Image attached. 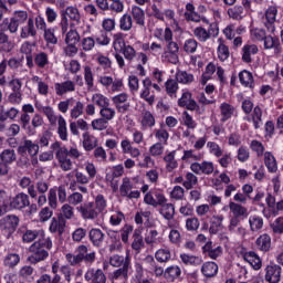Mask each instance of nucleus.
Masks as SVG:
<instances>
[{"instance_id": "nucleus-34", "label": "nucleus", "mask_w": 283, "mask_h": 283, "mask_svg": "<svg viewBox=\"0 0 283 283\" xmlns=\"http://www.w3.org/2000/svg\"><path fill=\"white\" fill-rule=\"evenodd\" d=\"M35 67L39 70H45L48 65H50V55L48 53L41 51L35 54H33Z\"/></svg>"}, {"instance_id": "nucleus-42", "label": "nucleus", "mask_w": 283, "mask_h": 283, "mask_svg": "<svg viewBox=\"0 0 283 283\" xmlns=\"http://www.w3.org/2000/svg\"><path fill=\"white\" fill-rule=\"evenodd\" d=\"M153 134L156 139H158L157 143H161V145H167L169 140V132L165 129V125L161 123L159 128H155L153 130Z\"/></svg>"}, {"instance_id": "nucleus-23", "label": "nucleus", "mask_w": 283, "mask_h": 283, "mask_svg": "<svg viewBox=\"0 0 283 283\" xmlns=\"http://www.w3.org/2000/svg\"><path fill=\"white\" fill-rule=\"evenodd\" d=\"M220 109V122L221 123H227V120H230V118H233V115L235 114V106L223 102L219 106Z\"/></svg>"}, {"instance_id": "nucleus-29", "label": "nucleus", "mask_w": 283, "mask_h": 283, "mask_svg": "<svg viewBox=\"0 0 283 283\" xmlns=\"http://www.w3.org/2000/svg\"><path fill=\"white\" fill-rule=\"evenodd\" d=\"M130 14L136 25H138L139 28H145V10H143L138 6H133L130 10Z\"/></svg>"}, {"instance_id": "nucleus-53", "label": "nucleus", "mask_w": 283, "mask_h": 283, "mask_svg": "<svg viewBox=\"0 0 283 283\" xmlns=\"http://www.w3.org/2000/svg\"><path fill=\"white\" fill-rule=\"evenodd\" d=\"M17 116H19V109L15 107H11L9 111H4L3 107H0V120H8V118L14 120Z\"/></svg>"}, {"instance_id": "nucleus-7", "label": "nucleus", "mask_w": 283, "mask_h": 283, "mask_svg": "<svg viewBox=\"0 0 283 283\" xmlns=\"http://www.w3.org/2000/svg\"><path fill=\"white\" fill-rule=\"evenodd\" d=\"M254 36L258 41H264L265 50H274V54H282V43L279 38L266 35L264 30L255 31Z\"/></svg>"}, {"instance_id": "nucleus-20", "label": "nucleus", "mask_w": 283, "mask_h": 283, "mask_svg": "<svg viewBox=\"0 0 283 283\" xmlns=\"http://www.w3.org/2000/svg\"><path fill=\"white\" fill-rule=\"evenodd\" d=\"M88 240L93 244V247L101 249V247H103V243L105 242V234L101 229L93 228L88 232Z\"/></svg>"}, {"instance_id": "nucleus-52", "label": "nucleus", "mask_w": 283, "mask_h": 283, "mask_svg": "<svg viewBox=\"0 0 283 283\" xmlns=\"http://www.w3.org/2000/svg\"><path fill=\"white\" fill-rule=\"evenodd\" d=\"M65 43L66 45H76L78 41H81V35L78 34V31L71 29L69 32H65Z\"/></svg>"}, {"instance_id": "nucleus-31", "label": "nucleus", "mask_w": 283, "mask_h": 283, "mask_svg": "<svg viewBox=\"0 0 283 283\" xmlns=\"http://www.w3.org/2000/svg\"><path fill=\"white\" fill-rule=\"evenodd\" d=\"M142 129H153L156 127V117L149 111H144L142 113V120H140Z\"/></svg>"}, {"instance_id": "nucleus-64", "label": "nucleus", "mask_w": 283, "mask_h": 283, "mask_svg": "<svg viewBox=\"0 0 283 283\" xmlns=\"http://www.w3.org/2000/svg\"><path fill=\"white\" fill-rule=\"evenodd\" d=\"M93 156L97 163H107V151L102 146L93 149Z\"/></svg>"}, {"instance_id": "nucleus-63", "label": "nucleus", "mask_w": 283, "mask_h": 283, "mask_svg": "<svg viewBox=\"0 0 283 283\" xmlns=\"http://www.w3.org/2000/svg\"><path fill=\"white\" fill-rule=\"evenodd\" d=\"M196 185H198V177L193 172H187L186 180L184 181L185 189L191 190Z\"/></svg>"}, {"instance_id": "nucleus-9", "label": "nucleus", "mask_w": 283, "mask_h": 283, "mask_svg": "<svg viewBox=\"0 0 283 283\" xmlns=\"http://www.w3.org/2000/svg\"><path fill=\"white\" fill-rule=\"evenodd\" d=\"M265 282L269 283H280L282 282V266L277 263H269L265 269Z\"/></svg>"}, {"instance_id": "nucleus-37", "label": "nucleus", "mask_w": 283, "mask_h": 283, "mask_svg": "<svg viewBox=\"0 0 283 283\" xmlns=\"http://www.w3.org/2000/svg\"><path fill=\"white\" fill-rule=\"evenodd\" d=\"M36 238H45V232L43 230H27L22 234V242L30 244V242H34Z\"/></svg>"}, {"instance_id": "nucleus-35", "label": "nucleus", "mask_w": 283, "mask_h": 283, "mask_svg": "<svg viewBox=\"0 0 283 283\" xmlns=\"http://www.w3.org/2000/svg\"><path fill=\"white\" fill-rule=\"evenodd\" d=\"M239 81L243 87H249L253 90L255 87V82L253 81V73L243 70L239 73Z\"/></svg>"}, {"instance_id": "nucleus-33", "label": "nucleus", "mask_w": 283, "mask_h": 283, "mask_svg": "<svg viewBox=\"0 0 283 283\" xmlns=\"http://www.w3.org/2000/svg\"><path fill=\"white\" fill-rule=\"evenodd\" d=\"M180 275H182V270L178 265H170L165 270L167 282H176V280H180Z\"/></svg>"}, {"instance_id": "nucleus-8", "label": "nucleus", "mask_w": 283, "mask_h": 283, "mask_svg": "<svg viewBox=\"0 0 283 283\" xmlns=\"http://www.w3.org/2000/svg\"><path fill=\"white\" fill-rule=\"evenodd\" d=\"M21 219L17 214H7L0 219V231L7 238H10L17 231Z\"/></svg>"}, {"instance_id": "nucleus-45", "label": "nucleus", "mask_w": 283, "mask_h": 283, "mask_svg": "<svg viewBox=\"0 0 283 283\" xmlns=\"http://www.w3.org/2000/svg\"><path fill=\"white\" fill-rule=\"evenodd\" d=\"M224 221V216L219 214V216H213L212 220L210 221V228H209V233L212 235H216L220 229H222V222Z\"/></svg>"}, {"instance_id": "nucleus-57", "label": "nucleus", "mask_w": 283, "mask_h": 283, "mask_svg": "<svg viewBox=\"0 0 283 283\" xmlns=\"http://www.w3.org/2000/svg\"><path fill=\"white\" fill-rule=\"evenodd\" d=\"M249 224L251 231H260V229L264 227V219H262V217L252 216L249 219Z\"/></svg>"}, {"instance_id": "nucleus-22", "label": "nucleus", "mask_w": 283, "mask_h": 283, "mask_svg": "<svg viewBox=\"0 0 283 283\" xmlns=\"http://www.w3.org/2000/svg\"><path fill=\"white\" fill-rule=\"evenodd\" d=\"M54 88H55V94L57 96H63L70 92H76V84H74V82L67 80L62 83H55Z\"/></svg>"}, {"instance_id": "nucleus-3", "label": "nucleus", "mask_w": 283, "mask_h": 283, "mask_svg": "<svg viewBox=\"0 0 283 283\" xmlns=\"http://www.w3.org/2000/svg\"><path fill=\"white\" fill-rule=\"evenodd\" d=\"M42 113L46 116L50 125L55 126L57 123V136L61 140H67V122L63 115H56L51 106H43Z\"/></svg>"}, {"instance_id": "nucleus-27", "label": "nucleus", "mask_w": 283, "mask_h": 283, "mask_svg": "<svg viewBox=\"0 0 283 283\" xmlns=\"http://www.w3.org/2000/svg\"><path fill=\"white\" fill-rule=\"evenodd\" d=\"M260 50L258 49V45L255 44H245L242 48V61L243 63H253V57L255 54H258Z\"/></svg>"}, {"instance_id": "nucleus-44", "label": "nucleus", "mask_w": 283, "mask_h": 283, "mask_svg": "<svg viewBox=\"0 0 283 283\" xmlns=\"http://www.w3.org/2000/svg\"><path fill=\"white\" fill-rule=\"evenodd\" d=\"M159 213L165 218V220H174V216H176V207L174 203H164Z\"/></svg>"}, {"instance_id": "nucleus-17", "label": "nucleus", "mask_w": 283, "mask_h": 283, "mask_svg": "<svg viewBox=\"0 0 283 283\" xmlns=\"http://www.w3.org/2000/svg\"><path fill=\"white\" fill-rule=\"evenodd\" d=\"M18 154L20 156H25L29 154V156H36L39 154V144L32 142L31 139H25L19 147H18Z\"/></svg>"}, {"instance_id": "nucleus-60", "label": "nucleus", "mask_w": 283, "mask_h": 283, "mask_svg": "<svg viewBox=\"0 0 283 283\" xmlns=\"http://www.w3.org/2000/svg\"><path fill=\"white\" fill-rule=\"evenodd\" d=\"M99 116L109 123V120L116 118V109L109 106H104V108L99 109Z\"/></svg>"}, {"instance_id": "nucleus-50", "label": "nucleus", "mask_w": 283, "mask_h": 283, "mask_svg": "<svg viewBox=\"0 0 283 283\" xmlns=\"http://www.w3.org/2000/svg\"><path fill=\"white\" fill-rule=\"evenodd\" d=\"M91 127L94 132H105L109 127V122L103 117H98L92 120Z\"/></svg>"}, {"instance_id": "nucleus-14", "label": "nucleus", "mask_w": 283, "mask_h": 283, "mask_svg": "<svg viewBox=\"0 0 283 283\" xmlns=\"http://www.w3.org/2000/svg\"><path fill=\"white\" fill-rule=\"evenodd\" d=\"M84 280L91 283H107V275L102 269L90 268L84 275Z\"/></svg>"}, {"instance_id": "nucleus-15", "label": "nucleus", "mask_w": 283, "mask_h": 283, "mask_svg": "<svg viewBox=\"0 0 283 283\" xmlns=\"http://www.w3.org/2000/svg\"><path fill=\"white\" fill-rule=\"evenodd\" d=\"M77 211L81 213L83 220H96L98 218V211L94 202L84 203L77 207Z\"/></svg>"}, {"instance_id": "nucleus-13", "label": "nucleus", "mask_w": 283, "mask_h": 283, "mask_svg": "<svg viewBox=\"0 0 283 283\" xmlns=\"http://www.w3.org/2000/svg\"><path fill=\"white\" fill-rule=\"evenodd\" d=\"M129 271H132V265L117 268L113 272L108 273V280L112 283L127 282V280H129Z\"/></svg>"}, {"instance_id": "nucleus-51", "label": "nucleus", "mask_w": 283, "mask_h": 283, "mask_svg": "<svg viewBox=\"0 0 283 283\" xmlns=\"http://www.w3.org/2000/svg\"><path fill=\"white\" fill-rule=\"evenodd\" d=\"M0 159L7 165H12L17 160V153H14V149H4L0 155Z\"/></svg>"}, {"instance_id": "nucleus-47", "label": "nucleus", "mask_w": 283, "mask_h": 283, "mask_svg": "<svg viewBox=\"0 0 283 283\" xmlns=\"http://www.w3.org/2000/svg\"><path fill=\"white\" fill-rule=\"evenodd\" d=\"M164 160L166 163V169L167 171L171 172L174 169L178 168V161L176 160V150H172L168 153Z\"/></svg>"}, {"instance_id": "nucleus-5", "label": "nucleus", "mask_w": 283, "mask_h": 283, "mask_svg": "<svg viewBox=\"0 0 283 283\" xmlns=\"http://www.w3.org/2000/svg\"><path fill=\"white\" fill-rule=\"evenodd\" d=\"M20 125L28 136H35L38 127H43V116L35 114L30 117L29 114H21Z\"/></svg>"}, {"instance_id": "nucleus-10", "label": "nucleus", "mask_w": 283, "mask_h": 283, "mask_svg": "<svg viewBox=\"0 0 283 283\" xmlns=\"http://www.w3.org/2000/svg\"><path fill=\"white\" fill-rule=\"evenodd\" d=\"M190 169L192 174H196L197 176H211L213 171H216V167L213 166V161H202L200 163H192L190 165Z\"/></svg>"}, {"instance_id": "nucleus-2", "label": "nucleus", "mask_w": 283, "mask_h": 283, "mask_svg": "<svg viewBox=\"0 0 283 283\" xmlns=\"http://www.w3.org/2000/svg\"><path fill=\"white\" fill-rule=\"evenodd\" d=\"M87 245L81 244L75 249V254L66 253V261L71 266H81V264H86V266H92L96 262V252L87 253Z\"/></svg>"}, {"instance_id": "nucleus-11", "label": "nucleus", "mask_w": 283, "mask_h": 283, "mask_svg": "<svg viewBox=\"0 0 283 283\" xmlns=\"http://www.w3.org/2000/svg\"><path fill=\"white\" fill-rule=\"evenodd\" d=\"M11 209H15V211H23L30 207V196L25 192H19L10 200Z\"/></svg>"}, {"instance_id": "nucleus-19", "label": "nucleus", "mask_w": 283, "mask_h": 283, "mask_svg": "<svg viewBox=\"0 0 283 283\" xmlns=\"http://www.w3.org/2000/svg\"><path fill=\"white\" fill-rule=\"evenodd\" d=\"M178 105L189 112H196V109H198V103L193 99L191 92H184L181 97L178 99Z\"/></svg>"}, {"instance_id": "nucleus-1", "label": "nucleus", "mask_w": 283, "mask_h": 283, "mask_svg": "<svg viewBox=\"0 0 283 283\" xmlns=\"http://www.w3.org/2000/svg\"><path fill=\"white\" fill-rule=\"evenodd\" d=\"M52 250V239L50 237L40 238L38 241L33 242L29 251L31 255L28 258L30 264H39L50 258V252Z\"/></svg>"}, {"instance_id": "nucleus-49", "label": "nucleus", "mask_w": 283, "mask_h": 283, "mask_svg": "<svg viewBox=\"0 0 283 283\" xmlns=\"http://www.w3.org/2000/svg\"><path fill=\"white\" fill-rule=\"evenodd\" d=\"M92 103L93 105H97V107H99L101 109H103L104 107H109V99L101 93L93 94Z\"/></svg>"}, {"instance_id": "nucleus-48", "label": "nucleus", "mask_w": 283, "mask_h": 283, "mask_svg": "<svg viewBox=\"0 0 283 283\" xmlns=\"http://www.w3.org/2000/svg\"><path fill=\"white\" fill-rule=\"evenodd\" d=\"M176 81L182 85H189L193 83V74L188 73L187 71H177Z\"/></svg>"}, {"instance_id": "nucleus-36", "label": "nucleus", "mask_w": 283, "mask_h": 283, "mask_svg": "<svg viewBox=\"0 0 283 283\" xmlns=\"http://www.w3.org/2000/svg\"><path fill=\"white\" fill-rule=\"evenodd\" d=\"M255 247L263 253L271 251V235L261 234L255 241Z\"/></svg>"}, {"instance_id": "nucleus-12", "label": "nucleus", "mask_w": 283, "mask_h": 283, "mask_svg": "<svg viewBox=\"0 0 283 283\" xmlns=\"http://www.w3.org/2000/svg\"><path fill=\"white\" fill-rule=\"evenodd\" d=\"M55 158L60 165L62 171H72V159L67 155V147L63 146L60 150L55 153Z\"/></svg>"}, {"instance_id": "nucleus-55", "label": "nucleus", "mask_w": 283, "mask_h": 283, "mask_svg": "<svg viewBox=\"0 0 283 283\" xmlns=\"http://www.w3.org/2000/svg\"><path fill=\"white\" fill-rule=\"evenodd\" d=\"M182 48L186 54H196V51L198 50V41H196L193 38H190L184 42Z\"/></svg>"}, {"instance_id": "nucleus-30", "label": "nucleus", "mask_w": 283, "mask_h": 283, "mask_svg": "<svg viewBox=\"0 0 283 283\" xmlns=\"http://www.w3.org/2000/svg\"><path fill=\"white\" fill-rule=\"evenodd\" d=\"M218 263L207 261L201 265V273L205 277H216L218 275Z\"/></svg>"}, {"instance_id": "nucleus-25", "label": "nucleus", "mask_w": 283, "mask_h": 283, "mask_svg": "<svg viewBox=\"0 0 283 283\" xmlns=\"http://www.w3.org/2000/svg\"><path fill=\"white\" fill-rule=\"evenodd\" d=\"M36 36V27H34V18L30 17L27 24L21 28L20 39H30Z\"/></svg>"}, {"instance_id": "nucleus-39", "label": "nucleus", "mask_w": 283, "mask_h": 283, "mask_svg": "<svg viewBox=\"0 0 283 283\" xmlns=\"http://www.w3.org/2000/svg\"><path fill=\"white\" fill-rule=\"evenodd\" d=\"M228 17L233 19V21H242L244 17H247V12L244 11V7L242 6H234L228 9Z\"/></svg>"}, {"instance_id": "nucleus-46", "label": "nucleus", "mask_w": 283, "mask_h": 283, "mask_svg": "<svg viewBox=\"0 0 283 283\" xmlns=\"http://www.w3.org/2000/svg\"><path fill=\"white\" fill-rule=\"evenodd\" d=\"M251 113V119L254 125V129H260V125H262V114H264L262 107H260V105H256Z\"/></svg>"}, {"instance_id": "nucleus-16", "label": "nucleus", "mask_w": 283, "mask_h": 283, "mask_svg": "<svg viewBox=\"0 0 283 283\" xmlns=\"http://www.w3.org/2000/svg\"><path fill=\"white\" fill-rule=\"evenodd\" d=\"M50 190V182L44 179H40L35 182V185H31L28 188V193L30 198L36 199L39 198V193H48Z\"/></svg>"}, {"instance_id": "nucleus-61", "label": "nucleus", "mask_w": 283, "mask_h": 283, "mask_svg": "<svg viewBox=\"0 0 283 283\" xmlns=\"http://www.w3.org/2000/svg\"><path fill=\"white\" fill-rule=\"evenodd\" d=\"M126 46L127 45H125V39L123 38V33L114 34L113 48L115 52H123V49H125Z\"/></svg>"}, {"instance_id": "nucleus-58", "label": "nucleus", "mask_w": 283, "mask_h": 283, "mask_svg": "<svg viewBox=\"0 0 283 283\" xmlns=\"http://www.w3.org/2000/svg\"><path fill=\"white\" fill-rule=\"evenodd\" d=\"M59 218H63V220H72V218H74V207H72L71 203L63 205Z\"/></svg>"}, {"instance_id": "nucleus-32", "label": "nucleus", "mask_w": 283, "mask_h": 283, "mask_svg": "<svg viewBox=\"0 0 283 283\" xmlns=\"http://www.w3.org/2000/svg\"><path fill=\"white\" fill-rule=\"evenodd\" d=\"M182 264L185 266H200L202 264V256H197L193 254H188V253H181L179 255Z\"/></svg>"}, {"instance_id": "nucleus-4", "label": "nucleus", "mask_w": 283, "mask_h": 283, "mask_svg": "<svg viewBox=\"0 0 283 283\" xmlns=\"http://www.w3.org/2000/svg\"><path fill=\"white\" fill-rule=\"evenodd\" d=\"M28 11H15L10 19H3L0 24L1 30H8L10 34H17L19 32L20 25H25V22L29 21Z\"/></svg>"}, {"instance_id": "nucleus-40", "label": "nucleus", "mask_w": 283, "mask_h": 283, "mask_svg": "<svg viewBox=\"0 0 283 283\" xmlns=\"http://www.w3.org/2000/svg\"><path fill=\"white\" fill-rule=\"evenodd\" d=\"M229 209L234 218H247V216H249V209L240 203L231 201L229 203Z\"/></svg>"}, {"instance_id": "nucleus-28", "label": "nucleus", "mask_w": 283, "mask_h": 283, "mask_svg": "<svg viewBox=\"0 0 283 283\" xmlns=\"http://www.w3.org/2000/svg\"><path fill=\"white\" fill-rule=\"evenodd\" d=\"M244 262H249V264L254 269V271H260L262 269V259L254 252H245L243 254Z\"/></svg>"}, {"instance_id": "nucleus-56", "label": "nucleus", "mask_w": 283, "mask_h": 283, "mask_svg": "<svg viewBox=\"0 0 283 283\" xmlns=\"http://www.w3.org/2000/svg\"><path fill=\"white\" fill-rule=\"evenodd\" d=\"M132 189H134V184L132 182V180H129V178H124L123 184L119 187V193L122 198H127Z\"/></svg>"}, {"instance_id": "nucleus-24", "label": "nucleus", "mask_w": 283, "mask_h": 283, "mask_svg": "<svg viewBox=\"0 0 283 283\" xmlns=\"http://www.w3.org/2000/svg\"><path fill=\"white\" fill-rule=\"evenodd\" d=\"M82 138H83L82 145L85 151H94V149L98 147V138L90 134V132L83 133Z\"/></svg>"}, {"instance_id": "nucleus-59", "label": "nucleus", "mask_w": 283, "mask_h": 283, "mask_svg": "<svg viewBox=\"0 0 283 283\" xmlns=\"http://www.w3.org/2000/svg\"><path fill=\"white\" fill-rule=\"evenodd\" d=\"M85 109V105L83 102L77 101L74 102L73 108L71 109V118L76 119L80 118V116H83V112Z\"/></svg>"}, {"instance_id": "nucleus-54", "label": "nucleus", "mask_w": 283, "mask_h": 283, "mask_svg": "<svg viewBox=\"0 0 283 283\" xmlns=\"http://www.w3.org/2000/svg\"><path fill=\"white\" fill-rule=\"evenodd\" d=\"M155 258L157 262H160L161 264L167 263L169 260H171V251L169 249H159L155 253Z\"/></svg>"}, {"instance_id": "nucleus-21", "label": "nucleus", "mask_w": 283, "mask_h": 283, "mask_svg": "<svg viewBox=\"0 0 283 283\" xmlns=\"http://www.w3.org/2000/svg\"><path fill=\"white\" fill-rule=\"evenodd\" d=\"M49 230L51 233H56L59 238H62L63 233H65V219L63 217L52 218Z\"/></svg>"}, {"instance_id": "nucleus-26", "label": "nucleus", "mask_w": 283, "mask_h": 283, "mask_svg": "<svg viewBox=\"0 0 283 283\" xmlns=\"http://www.w3.org/2000/svg\"><path fill=\"white\" fill-rule=\"evenodd\" d=\"M277 17V8L276 7H270L265 12V28L271 32L272 34L275 32V18Z\"/></svg>"}, {"instance_id": "nucleus-18", "label": "nucleus", "mask_w": 283, "mask_h": 283, "mask_svg": "<svg viewBox=\"0 0 283 283\" xmlns=\"http://www.w3.org/2000/svg\"><path fill=\"white\" fill-rule=\"evenodd\" d=\"M108 263L114 269H122V266H132V255L127 253L126 255L113 254L108 259Z\"/></svg>"}, {"instance_id": "nucleus-43", "label": "nucleus", "mask_w": 283, "mask_h": 283, "mask_svg": "<svg viewBox=\"0 0 283 283\" xmlns=\"http://www.w3.org/2000/svg\"><path fill=\"white\" fill-rule=\"evenodd\" d=\"M168 44L166 45L167 51H165L166 56L170 54L171 61L170 63H177L178 62V52H180V46H178L177 42L170 41L167 42Z\"/></svg>"}, {"instance_id": "nucleus-38", "label": "nucleus", "mask_w": 283, "mask_h": 283, "mask_svg": "<svg viewBox=\"0 0 283 283\" xmlns=\"http://www.w3.org/2000/svg\"><path fill=\"white\" fill-rule=\"evenodd\" d=\"M7 30L0 28V52H12L14 48L12 41H10V35L6 34Z\"/></svg>"}, {"instance_id": "nucleus-6", "label": "nucleus", "mask_w": 283, "mask_h": 283, "mask_svg": "<svg viewBox=\"0 0 283 283\" xmlns=\"http://www.w3.org/2000/svg\"><path fill=\"white\" fill-rule=\"evenodd\" d=\"M60 17H61V20L59 25L61 28L62 34H65L70 29L69 19H71V21H75V23L81 22V13L78 12V9H76L75 7H67L66 9L61 10Z\"/></svg>"}, {"instance_id": "nucleus-62", "label": "nucleus", "mask_w": 283, "mask_h": 283, "mask_svg": "<svg viewBox=\"0 0 283 283\" xmlns=\"http://www.w3.org/2000/svg\"><path fill=\"white\" fill-rule=\"evenodd\" d=\"M135 274L133 275V277L130 279V283H143L144 280L143 277H145V271L143 269V264L137 263L135 265Z\"/></svg>"}, {"instance_id": "nucleus-41", "label": "nucleus", "mask_w": 283, "mask_h": 283, "mask_svg": "<svg viewBox=\"0 0 283 283\" xmlns=\"http://www.w3.org/2000/svg\"><path fill=\"white\" fill-rule=\"evenodd\" d=\"M145 247V241L143 240V230L142 229H135L133 233V242H132V249L134 251H140Z\"/></svg>"}]
</instances>
